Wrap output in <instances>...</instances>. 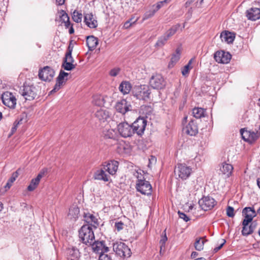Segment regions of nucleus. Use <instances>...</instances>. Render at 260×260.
Masks as SVG:
<instances>
[{"label":"nucleus","instance_id":"obj_1","mask_svg":"<svg viewBox=\"0 0 260 260\" xmlns=\"http://www.w3.org/2000/svg\"><path fill=\"white\" fill-rule=\"evenodd\" d=\"M79 237L83 243L91 245L95 239L93 228L89 224L83 225L79 230Z\"/></svg>","mask_w":260,"mask_h":260},{"label":"nucleus","instance_id":"obj_2","mask_svg":"<svg viewBox=\"0 0 260 260\" xmlns=\"http://www.w3.org/2000/svg\"><path fill=\"white\" fill-rule=\"evenodd\" d=\"M113 250L121 257L128 258L131 256L130 248L124 243L117 242L113 244Z\"/></svg>","mask_w":260,"mask_h":260},{"label":"nucleus","instance_id":"obj_3","mask_svg":"<svg viewBox=\"0 0 260 260\" xmlns=\"http://www.w3.org/2000/svg\"><path fill=\"white\" fill-rule=\"evenodd\" d=\"M136 188L137 190L142 194L150 195L152 192V186L149 182L139 179L136 183Z\"/></svg>","mask_w":260,"mask_h":260},{"label":"nucleus","instance_id":"obj_4","mask_svg":"<svg viewBox=\"0 0 260 260\" xmlns=\"http://www.w3.org/2000/svg\"><path fill=\"white\" fill-rule=\"evenodd\" d=\"M134 95L140 100H147L149 99L151 93L148 86H143L136 87L133 91Z\"/></svg>","mask_w":260,"mask_h":260},{"label":"nucleus","instance_id":"obj_5","mask_svg":"<svg viewBox=\"0 0 260 260\" xmlns=\"http://www.w3.org/2000/svg\"><path fill=\"white\" fill-rule=\"evenodd\" d=\"M146 125L147 120L144 118H137L132 125L134 133L141 136L144 133Z\"/></svg>","mask_w":260,"mask_h":260},{"label":"nucleus","instance_id":"obj_6","mask_svg":"<svg viewBox=\"0 0 260 260\" xmlns=\"http://www.w3.org/2000/svg\"><path fill=\"white\" fill-rule=\"evenodd\" d=\"M22 95L26 100L31 101L37 95V89L34 85H24L21 91Z\"/></svg>","mask_w":260,"mask_h":260},{"label":"nucleus","instance_id":"obj_7","mask_svg":"<svg viewBox=\"0 0 260 260\" xmlns=\"http://www.w3.org/2000/svg\"><path fill=\"white\" fill-rule=\"evenodd\" d=\"M3 103L10 109H14L16 107L17 100L13 94L6 91L2 95Z\"/></svg>","mask_w":260,"mask_h":260},{"label":"nucleus","instance_id":"obj_8","mask_svg":"<svg viewBox=\"0 0 260 260\" xmlns=\"http://www.w3.org/2000/svg\"><path fill=\"white\" fill-rule=\"evenodd\" d=\"M191 172L192 169L185 164H178L175 169V173L182 180H185L188 178Z\"/></svg>","mask_w":260,"mask_h":260},{"label":"nucleus","instance_id":"obj_9","mask_svg":"<svg viewBox=\"0 0 260 260\" xmlns=\"http://www.w3.org/2000/svg\"><path fill=\"white\" fill-rule=\"evenodd\" d=\"M150 85L154 89H160L166 86V82L163 77L158 74L152 76L150 79Z\"/></svg>","mask_w":260,"mask_h":260},{"label":"nucleus","instance_id":"obj_10","mask_svg":"<svg viewBox=\"0 0 260 260\" xmlns=\"http://www.w3.org/2000/svg\"><path fill=\"white\" fill-rule=\"evenodd\" d=\"M55 75L54 70L49 66L44 67L39 70V77L41 80L45 81H50Z\"/></svg>","mask_w":260,"mask_h":260},{"label":"nucleus","instance_id":"obj_11","mask_svg":"<svg viewBox=\"0 0 260 260\" xmlns=\"http://www.w3.org/2000/svg\"><path fill=\"white\" fill-rule=\"evenodd\" d=\"M216 204L215 200L209 196L204 197L199 201V205L204 211L212 209Z\"/></svg>","mask_w":260,"mask_h":260},{"label":"nucleus","instance_id":"obj_12","mask_svg":"<svg viewBox=\"0 0 260 260\" xmlns=\"http://www.w3.org/2000/svg\"><path fill=\"white\" fill-rule=\"evenodd\" d=\"M117 128L120 135L124 138L131 137L134 134L132 125L127 122L119 123Z\"/></svg>","mask_w":260,"mask_h":260},{"label":"nucleus","instance_id":"obj_13","mask_svg":"<svg viewBox=\"0 0 260 260\" xmlns=\"http://www.w3.org/2000/svg\"><path fill=\"white\" fill-rule=\"evenodd\" d=\"M232 55L228 52L218 51L214 53V58L216 62L226 64L230 62Z\"/></svg>","mask_w":260,"mask_h":260},{"label":"nucleus","instance_id":"obj_14","mask_svg":"<svg viewBox=\"0 0 260 260\" xmlns=\"http://www.w3.org/2000/svg\"><path fill=\"white\" fill-rule=\"evenodd\" d=\"M83 220L89 224L91 228L96 229L99 225V219L96 216L93 214L87 212H84L83 214Z\"/></svg>","mask_w":260,"mask_h":260},{"label":"nucleus","instance_id":"obj_15","mask_svg":"<svg viewBox=\"0 0 260 260\" xmlns=\"http://www.w3.org/2000/svg\"><path fill=\"white\" fill-rule=\"evenodd\" d=\"M92 247L93 251L102 254L107 252L109 251V248L105 245V242L103 241H95L93 240V242L91 243L90 245Z\"/></svg>","mask_w":260,"mask_h":260},{"label":"nucleus","instance_id":"obj_16","mask_svg":"<svg viewBox=\"0 0 260 260\" xmlns=\"http://www.w3.org/2000/svg\"><path fill=\"white\" fill-rule=\"evenodd\" d=\"M115 108L117 112L122 114H124L132 109L131 104L125 99H122L117 102Z\"/></svg>","mask_w":260,"mask_h":260},{"label":"nucleus","instance_id":"obj_17","mask_svg":"<svg viewBox=\"0 0 260 260\" xmlns=\"http://www.w3.org/2000/svg\"><path fill=\"white\" fill-rule=\"evenodd\" d=\"M106 169L104 167L98 169L93 173V178L94 180L108 182L110 179V175L106 173Z\"/></svg>","mask_w":260,"mask_h":260},{"label":"nucleus","instance_id":"obj_18","mask_svg":"<svg viewBox=\"0 0 260 260\" xmlns=\"http://www.w3.org/2000/svg\"><path fill=\"white\" fill-rule=\"evenodd\" d=\"M183 131L187 135L191 136H196L198 133L197 121L194 120H191L183 128Z\"/></svg>","mask_w":260,"mask_h":260},{"label":"nucleus","instance_id":"obj_19","mask_svg":"<svg viewBox=\"0 0 260 260\" xmlns=\"http://www.w3.org/2000/svg\"><path fill=\"white\" fill-rule=\"evenodd\" d=\"M243 215L244 216V219L243 221L246 224L250 223L252 221L253 218L256 216V213L253 208L245 207L242 211Z\"/></svg>","mask_w":260,"mask_h":260},{"label":"nucleus","instance_id":"obj_20","mask_svg":"<svg viewBox=\"0 0 260 260\" xmlns=\"http://www.w3.org/2000/svg\"><path fill=\"white\" fill-rule=\"evenodd\" d=\"M66 254L68 260H78L80 257L79 249L74 246L67 248Z\"/></svg>","mask_w":260,"mask_h":260},{"label":"nucleus","instance_id":"obj_21","mask_svg":"<svg viewBox=\"0 0 260 260\" xmlns=\"http://www.w3.org/2000/svg\"><path fill=\"white\" fill-rule=\"evenodd\" d=\"M106 165H103V167L106 169L109 174L113 175L116 173L118 166V161L115 160H111L106 163Z\"/></svg>","mask_w":260,"mask_h":260},{"label":"nucleus","instance_id":"obj_22","mask_svg":"<svg viewBox=\"0 0 260 260\" xmlns=\"http://www.w3.org/2000/svg\"><path fill=\"white\" fill-rule=\"evenodd\" d=\"M69 74L62 70L59 72V75L57 78L56 83L54 88L50 91V93H54L58 91L61 87L63 83V79L65 77L68 76Z\"/></svg>","mask_w":260,"mask_h":260},{"label":"nucleus","instance_id":"obj_23","mask_svg":"<svg viewBox=\"0 0 260 260\" xmlns=\"http://www.w3.org/2000/svg\"><path fill=\"white\" fill-rule=\"evenodd\" d=\"M246 16L249 20L255 21L260 18V9L251 8L246 11Z\"/></svg>","mask_w":260,"mask_h":260},{"label":"nucleus","instance_id":"obj_24","mask_svg":"<svg viewBox=\"0 0 260 260\" xmlns=\"http://www.w3.org/2000/svg\"><path fill=\"white\" fill-rule=\"evenodd\" d=\"M84 21L90 28H95L98 26V21L92 13L86 14L84 15Z\"/></svg>","mask_w":260,"mask_h":260},{"label":"nucleus","instance_id":"obj_25","mask_svg":"<svg viewBox=\"0 0 260 260\" xmlns=\"http://www.w3.org/2000/svg\"><path fill=\"white\" fill-rule=\"evenodd\" d=\"M79 213L80 210L77 206L73 205L69 209V213L68 214V218L75 221L78 218Z\"/></svg>","mask_w":260,"mask_h":260},{"label":"nucleus","instance_id":"obj_26","mask_svg":"<svg viewBox=\"0 0 260 260\" xmlns=\"http://www.w3.org/2000/svg\"><path fill=\"white\" fill-rule=\"evenodd\" d=\"M219 170L223 174L229 177L233 172V167L232 165L230 164L222 163L220 167Z\"/></svg>","mask_w":260,"mask_h":260},{"label":"nucleus","instance_id":"obj_27","mask_svg":"<svg viewBox=\"0 0 260 260\" xmlns=\"http://www.w3.org/2000/svg\"><path fill=\"white\" fill-rule=\"evenodd\" d=\"M86 44L89 50H93L98 44V39L93 36H87L86 37Z\"/></svg>","mask_w":260,"mask_h":260},{"label":"nucleus","instance_id":"obj_28","mask_svg":"<svg viewBox=\"0 0 260 260\" xmlns=\"http://www.w3.org/2000/svg\"><path fill=\"white\" fill-rule=\"evenodd\" d=\"M220 37L222 42H225L228 43H232L235 39L234 34L228 31L222 32L220 34Z\"/></svg>","mask_w":260,"mask_h":260},{"label":"nucleus","instance_id":"obj_29","mask_svg":"<svg viewBox=\"0 0 260 260\" xmlns=\"http://www.w3.org/2000/svg\"><path fill=\"white\" fill-rule=\"evenodd\" d=\"M43 175V174L42 173H39L36 178L31 180L30 184L27 187V190L28 191H32L36 188Z\"/></svg>","mask_w":260,"mask_h":260},{"label":"nucleus","instance_id":"obj_30","mask_svg":"<svg viewBox=\"0 0 260 260\" xmlns=\"http://www.w3.org/2000/svg\"><path fill=\"white\" fill-rule=\"evenodd\" d=\"M95 116L99 120L104 122L109 118V113L106 110L100 108L95 112Z\"/></svg>","mask_w":260,"mask_h":260},{"label":"nucleus","instance_id":"obj_31","mask_svg":"<svg viewBox=\"0 0 260 260\" xmlns=\"http://www.w3.org/2000/svg\"><path fill=\"white\" fill-rule=\"evenodd\" d=\"M244 221L242 222L243 229L242 231V234L244 236H248L252 234L255 228V225H253V223H251L249 225V223L244 224Z\"/></svg>","mask_w":260,"mask_h":260},{"label":"nucleus","instance_id":"obj_32","mask_svg":"<svg viewBox=\"0 0 260 260\" xmlns=\"http://www.w3.org/2000/svg\"><path fill=\"white\" fill-rule=\"evenodd\" d=\"M131 84L128 81L122 82L119 86V90L124 94L128 93L131 91Z\"/></svg>","mask_w":260,"mask_h":260},{"label":"nucleus","instance_id":"obj_33","mask_svg":"<svg viewBox=\"0 0 260 260\" xmlns=\"http://www.w3.org/2000/svg\"><path fill=\"white\" fill-rule=\"evenodd\" d=\"M103 136L106 139H111L117 140V134L116 132L113 129H109L103 132Z\"/></svg>","mask_w":260,"mask_h":260},{"label":"nucleus","instance_id":"obj_34","mask_svg":"<svg viewBox=\"0 0 260 260\" xmlns=\"http://www.w3.org/2000/svg\"><path fill=\"white\" fill-rule=\"evenodd\" d=\"M180 56V51L179 48H177L176 50V53L173 54L171 57V61L168 65L169 68H172L174 66V64L179 60Z\"/></svg>","mask_w":260,"mask_h":260},{"label":"nucleus","instance_id":"obj_35","mask_svg":"<svg viewBox=\"0 0 260 260\" xmlns=\"http://www.w3.org/2000/svg\"><path fill=\"white\" fill-rule=\"evenodd\" d=\"M205 109L201 108H194L192 110L193 116L196 118L204 117Z\"/></svg>","mask_w":260,"mask_h":260},{"label":"nucleus","instance_id":"obj_36","mask_svg":"<svg viewBox=\"0 0 260 260\" xmlns=\"http://www.w3.org/2000/svg\"><path fill=\"white\" fill-rule=\"evenodd\" d=\"M205 241L202 238H197L194 243V247L197 250L203 249Z\"/></svg>","mask_w":260,"mask_h":260},{"label":"nucleus","instance_id":"obj_37","mask_svg":"<svg viewBox=\"0 0 260 260\" xmlns=\"http://www.w3.org/2000/svg\"><path fill=\"white\" fill-rule=\"evenodd\" d=\"M92 103L98 106H102L104 104V100L101 96L95 95L93 97Z\"/></svg>","mask_w":260,"mask_h":260},{"label":"nucleus","instance_id":"obj_38","mask_svg":"<svg viewBox=\"0 0 260 260\" xmlns=\"http://www.w3.org/2000/svg\"><path fill=\"white\" fill-rule=\"evenodd\" d=\"M193 59H191L188 63L185 65L182 70L181 73L183 76H186L188 75L190 70L192 68L191 64Z\"/></svg>","mask_w":260,"mask_h":260},{"label":"nucleus","instance_id":"obj_39","mask_svg":"<svg viewBox=\"0 0 260 260\" xmlns=\"http://www.w3.org/2000/svg\"><path fill=\"white\" fill-rule=\"evenodd\" d=\"M168 39L169 38L166 35L160 37L156 43L155 46L158 47H162Z\"/></svg>","mask_w":260,"mask_h":260},{"label":"nucleus","instance_id":"obj_40","mask_svg":"<svg viewBox=\"0 0 260 260\" xmlns=\"http://www.w3.org/2000/svg\"><path fill=\"white\" fill-rule=\"evenodd\" d=\"M168 240V238L166 235V229H165L162 232L161 239L160 240L159 243L160 244V251L162 249V248H165L166 242Z\"/></svg>","mask_w":260,"mask_h":260},{"label":"nucleus","instance_id":"obj_41","mask_svg":"<svg viewBox=\"0 0 260 260\" xmlns=\"http://www.w3.org/2000/svg\"><path fill=\"white\" fill-rule=\"evenodd\" d=\"M180 25L179 24L173 26L170 29H169L166 32V36L169 38L170 37L174 35L177 30L178 29Z\"/></svg>","mask_w":260,"mask_h":260},{"label":"nucleus","instance_id":"obj_42","mask_svg":"<svg viewBox=\"0 0 260 260\" xmlns=\"http://www.w3.org/2000/svg\"><path fill=\"white\" fill-rule=\"evenodd\" d=\"M82 15L76 10H75L72 14L73 20L77 22H80L82 20Z\"/></svg>","mask_w":260,"mask_h":260},{"label":"nucleus","instance_id":"obj_43","mask_svg":"<svg viewBox=\"0 0 260 260\" xmlns=\"http://www.w3.org/2000/svg\"><path fill=\"white\" fill-rule=\"evenodd\" d=\"M61 67L67 71H71L75 68L76 65L72 63L68 62L66 60H63Z\"/></svg>","mask_w":260,"mask_h":260},{"label":"nucleus","instance_id":"obj_44","mask_svg":"<svg viewBox=\"0 0 260 260\" xmlns=\"http://www.w3.org/2000/svg\"><path fill=\"white\" fill-rule=\"evenodd\" d=\"M226 214L230 217H233L235 215L234 208L231 206H228L226 209Z\"/></svg>","mask_w":260,"mask_h":260},{"label":"nucleus","instance_id":"obj_45","mask_svg":"<svg viewBox=\"0 0 260 260\" xmlns=\"http://www.w3.org/2000/svg\"><path fill=\"white\" fill-rule=\"evenodd\" d=\"M99 260H113L112 255L103 253L100 255Z\"/></svg>","mask_w":260,"mask_h":260},{"label":"nucleus","instance_id":"obj_46","mask_svg":"<svg viewBox=\"0 0 260 260\" xmlns=\"http://www.w3.org/2000/svg\"><path fill=\"white\" fill-rule=\"evenodd\" d=\"M63 60H66L68 62L73 63L74 61V59L72 56V54L70 53H66L65 57L63 58Z\"/></svg>","mask_w":260,"mask_h":260},{"label":"nucleus","instance_id":"obj_47","mask_svg":"<svg viewBox=\"0 0 260 260\" xmlns=\"http://www.w3.org/2000/svg\"><path fill=\"white\" fill-rule=\"evenodd\" d=\"M156 162V158L154 156H151L149 158V164L148 167L151 168L152 166L155 164Z\"/></svg>","mask_w":260,"mask_h":260},{"label":"nucleus","instance_id":"obj_48","mask_svg":"<svg viewBox=\"0 0 260 260\" xmlns=\"http://www.w3.org/2000/svg\"><path fill=\"white\" fill-rule=\"evenodd\" d=\"M60 14H61V19L62 20L63 22L67 21L68 20H70L68 15L63 10H62L60 12Z\"/></svg>","mask_w":260,"mask_h":260},{"label":"nucleus","instance_id":"obj_49","mask_svg":"<svg viewBox=\"0 0 260 260\" xmlns=\"http://www.w3.org/2000/svg\"><path fill=\"white\" fill-rule=\"evenodd\" d=\"M178 214L179 217L183 219L185 221L187 222L190 220V218L185 213L179 211Z\"/></svg>","mask_w":260,"mask_h":260},{"label":"nucleus","instance_id":"obj_50","mask_svg":"<svg viewBox=\"0 0 260 260\" xmlns=\"http://www.w3.org/2000/svg\"><path fill=\"white\" fill-rule=\"evenodd\" d=\"M119 71L120 70L119 68H114L110 71L109 74L110 76L115 77L118 74Z\"/></svg>","mask_w":260,"mask_h":260},{"label":"nucleus","instance_id":"obj_51","mask_svg":"<svg viewBox=\"0 0 260 260\" xmlns=\"http://www.w3.org/2000/svg\"><path fill=\"white\" fill-rule=\"evenodd\" d=\"M115 226L118 231H120L123 228V223L121 221L115 222Z\"/></svg>","mask_w":260,"mask_h":260},{"label":"nucleus","instance_id":"obj_52","mask_svg":"<svg viewBox=\"0 0 260 260\" xmlns=\"http://www.w3.org/2000/svg\"><path fill=\"white\" fill-rule=\"evenodd\" d=\"M18 173L17 171L14 172L12 174L10 178L9 179L10 181L11 182H14L15 181L16 179L18 177Z\"/></svg>","mask_w":260,"mask_h":260},{"label":"nucleus","instance_id":"obj_53","mask_svg":"<svg viewBox=\"0 0 260 260\" xmlns=\"http://www.w3.org/2000/svg\"><path fill=\"white\" fill-rule=\"evenodd\" d=\"M222 243L220 244L219 246L214 248L213 251L214 252H217L219 250H220L226 242V241L224 239H222Z\"/></svg>","mask_w":260,"mask_h":260},{"label":"nucleus","instance_id":"obj_54","mask_svg":"<svg viewBox=\"0 0 260 260\" xmlns=\"http://www.w3.org/2000/svg\"><path fill=\"white\" fill-rule=\"evenodd\" d=\"M135 21H132V19H130L127 21H126L124 24V26L125 28L129 27L133 23H134Z\"/></svg>","mask_w":260,"mask_h":260},{"label":"nucleus","instance_id":"obj_55","mask_svg":"<svg viewBox=\"0 0 260 260\" xmlns=\"http://www.w3.org/2000/svg\"><path fill=\"white\" fill-rule=\"evenodd\" d=\"M63 23H64V26L66 28H69L71 25L70 20H68L67 21L63 22Z\"/></svg>","mask_w":260,"mask_h":260},{"label":"nucleus","instance_id":"obj_56","mask_svg":"<svg viewBox=\"0 0 260 260\" xmlns=\"http://www.w3.org/2000/svg\"><path fill=\"white\" fill-rule=\"evenodd\" d=\"M73 47L71 46V45H70L68 48V50H67V53H70V54H72V51H73Z\"/></svg>","mask_w":260,"mask_h":260},{"label":"nucleus","instance_id":"obj_57","mask_svg":"<svg viewBox=\"0 0 260 260\" xmlns=\"http://www.w3.org/2000/svg\"><path fill=\"white\" fill-rule=\"evenodd\" d=\"M65 0H56V3L58 5H62L64 4Z\"/></svg>","mask_w":260,"mask_h":260},{"label":"nucleus","instance_id":"obj_58","mask_svg":"<svg viewBox=\"0 0 260 260\" xmlns=\"http://www.w3.org/2000/svg\"><path fill=\"white\" fill-rule=\"evenodd\" d=\"M198 255V252H197L196 251H193L191 253V258H194L196 257Z\"/></svg>","mask_w":260,"mask_h":260},{"label":"nucleus","instance_id":"obj_59","mask_svg":"<svg viewBox=\"0 0 260 260\" xmlns=\"http://www.w3.org/2000/svg\"><path fill=\"white\" fill-rule=\"evenodd\" d=\"M69 33L70 34H72L74 32V29L73 27V26H71L70 28H69Z\"/></svg>","mask_w":260,"mask_h":260},{"label":"nucleus","instance_id":"obj_60","mask_svg":"<svg viewBox=\"0 0 260 260\" xmlns=\"http://www.w3.org/2000/svg\"><path fill=\"white\" fill-rule=\"evenodd\" d=\"M17 129L16 126H13L11 129L12 133H14Z\"/></svg>","mask_w":260,"mask_h":260},{"label":"nucleus","instance_id":"obj_61","mask_svg":"<svg viewBox=\"0 0 260 260\" xmlns=\"http://www.w3.org/2000/svg\"><path fill=\"white\" fill-rule=\"evenodd\" d=\"M11 185L8 183H7L6 185L5 186V188L6 189H9L11 187Z\"/></svg>","mask_w":260,"mask_h":260},{"label":"nucleus","instance_id":"obj_62","mask_svg":"<svg viewBox=\"0 0 260 260\" xmlns=\"http://www.w3.org/2000/svg\"><path fill=\"white\" fill-rule=\"evenodd\" d=\"M256 182H257V186L260 188V178H258L257 179Z\"/></svg>","mask_w":260,"mask_h":260},{"label":"nucleus","instance_id":"obj_63","mask_svg":"<svg viewBox=\"0 0 260 260\" xmlns=\"http://www.w3.org/2000/svg\"><path fill=\"white\" fill-rule=\"evenodd\" d=\"M3 209V204L2 202H0V211H1Z\"/></svg>","mask_w":260,"mask_h":260},{"label":"nucleus","instance_id":"obj_64","mask_svg":"<svg viewBox=\"0 0 260 260\" xmlns=\"http://www.w3.org/2000/svg\"><path fill=\"white\" fill-rule=\"evenodd\" d=\"M194 260H205V259L203 257H201V258H197Z\"/></svg>","mask_w":260,"mask_h":260}]
</instances>
